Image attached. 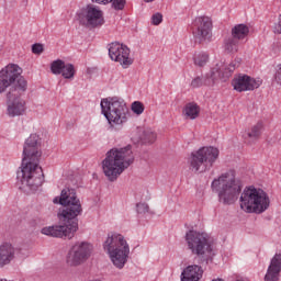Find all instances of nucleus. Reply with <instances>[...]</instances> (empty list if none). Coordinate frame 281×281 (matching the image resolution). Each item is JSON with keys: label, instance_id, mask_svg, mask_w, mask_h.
I'll return each mask as SVG.
<instances>
[{"label": "nucleus", "instance_id": "f257e3e1", "mask_svg": "<svg viewBox=\"0 0 281 281\" xmlns=\"http://www.w3.org/2000/svg\"><path fill=\"white\" fill-rule=\"evenodd\" d=\"M53 203H59L64 209L58 213L61 225L46 226L42 228L44 236L71 240L78 232V216L82 215V203L76 194V189H64L60 196L55 198Z\"/></svg>", "mask_w": 281, "mask_h": 281}, {"label": "nucleus", "instance_id": "f03ea898", "mask_svg": "<svg viewBox=\"0 0 281 281\" xmlns=\"http://www.w3.org/2000/svg\"><path fill=\"white\" fill-rule=\"evenodd\" d=\"M41 155V137L37 134H31L24 143L22 167L16 176L20 190L36 192L43 186L45 175L43 168L38 166Z\"/></svg>", "mask_w": 281, "mask_h": 281}, {"label": "nucleus", "instance_id": "7ed1b4c3", "mask_svg": "<svg viewBox=\"0 0 281 281\" xmlns=\"http://www.w3.org/2000/svg\"><path fill=\"white\" fill-rule=\"evenodd\" d=\"M132 148L131 145H127L108 151L105 159L102 161V168L109 181H115L135 161Z\"/></svg>", "mask_w": 281, "mask_h": 281}, {"label": "nucleus", "instance_id": "20e7f679", "mask_svg": "<svg viewBox=\"0 0 281 281\" xmlns=\"http://www.w3.org/2000/svg\"><path fill=\"white\" fill-rule=\"evenodd\" d=\"M23 69L16 64H9L0 70V93H7V99L21 98L27 91V80L21 76Z\"/></svg>", "mask_w": 281, "mask_h": 281}, {"label": "nucleus", "instance_id": "39448f33", "mask_svg": "<svg viewBox=\"0 0 281 281\" xmlns=\"http://www.w3.org/2000/svg\"><path fill=\"white\" fill-rule=\"evenodd\" d=\"M211 188L213 192H216L218 201L223 205H234L238 201L240 192H243V186L239 180H236L234 171H227L215 178Z\"/></svg>", "mask_w": 281, "mask_h": 281}, {"label": "nucleus", "instance_id": "423d86ee", "mask_svg": "<svg viewBox=\"0 0 281 281\" xmlns=\"http://www.w3.org/2000/svg\"><path fill=\"white\" fill-rule=\"evenodd\" d=\"M188 249L195 256L198 265H209L214 260V249L205 233L189 231L186 233Z\"/></svg>", "mask_w": 281, "mask_h": 281}, {"label": "nucleus", "instance_id": "0eeeda50", "mask_svg": "<svg viewBox=\"0 0 281 281\" xmlns=\"http://www.w3.org/2000/svg\"><path fill=\"white\" fill-rule=\"evenodd\" d=\"M239 205L247 214H262L269 210L271 200L267 192L255 187H247L241 192L239 198Z\"/></svg>", "mask_w": 281, "mask_h": 281}, {"label": "nucleus", "instance_id": "6e6552de", "mask_svg": "<svg viewBox=\"0 0 281 281\" xmlns=\"http://www.w3.org/2000/svg\"><path fill=\"white\" fill-rule=\"evenodd\" d=\"M103 249L109 254L116 269H124V265L128 262L131 248L121 234L109 235L103 244Z\"/></svg>", "mask_w": 281, "mask_h": 281}, {"label": "nucleus", "instance_id": "1a4fd4ad", "mask_svg": "<svg viewBox=\"0 0 281 281\" xmlns=\"http://www.w3.org/2000/svg\"><path fill=\"white\" fill-rule=\"evenodd\" d=\"M240 67V58H236L229 65H224L222 68H212L211 72L205 76H198L192 79L190 87L192 89H200V87H212L216 85V80H229L232 74Z\"/></svg>", "mask_w": 281, "mask_h": 281}, {"label": "nucleus", "instance_id": "9d476101", "mask_svg": "<svg viewBox=\"0 0 281 281\" xmlns=\"http://www.w3.org/2000/svg\"><path fill=\"white\" fill-rule=\"evenodd\" d=\"M101 113L109 124H124L128 120V106L117 97L101 100Z\"/></svg>", "mask_w": 281, "mask_h": 281}, {"label": "nucleus", "instance_id": "9b49d317", "mask_svg": "<svg viewBox=\"0 0 281 281\" xmlns=\"http://www.w3.org/2000/svg\"><path fill=\"white\" fill-rule=\"evenodd\" d=\"M221 151L214 146L201 147L199 150L193 151L190 157V169L193 172H203L212 168L216 164Z\"/></svg>", "mask_w": 281, "mask_h": 281}, {"label": "nucleus", "instance_id": "f8f14e48", "mask_svg": "<svg viewBox=\"0 0 281 281\" xmlns=\"http://www.w3.org/2000/svg\"><path fill=\"white\" fill-rule=\"evenodd\" d=\"M77 19L83 27H88L89 30L102 27L106 23L102 10L93 4H88L77 12Z\"/></svg>", "mask_w": 281, "mask_h": 281}, {"label": "nucleus", "instance_id": "ddd939ff", "mask_svg": "<svg viewBox=\"0 0 281 281\" xmlns=\"http://www.w3.org/2000/svg\"><path fill=\"white\" fill-rule=\"evenodd\" d=\"M91 254H93V245L89 241H77L68 250L66 265L68 267H80L91 258Z\"/></svg>", "mask_w": 281, "mask_h": 281}, {"label": "nucleus", "instance_id": "4468645a", "mask_svg": "<svg viewBox=\"0 0 281 281\" xmlns=\"http://www.w3.org/2000/svg\"><path fill=\"white\" fill-rule=\"evenodd\" d=\"M193 36L195 43H210L212 41V20L207 16H198L193 22Z\"/></svg>", "mask_w": 281, "mask_h": 281}, {"label": "nucleus", "instance_id": "2eb2a0df", "mask_svg": "<svg viewBox=\"0 0 281 281\" xmlns=\"http://www.w3.org/2000/svg\"><path fill=\"white\" fill-rule=\"evenodd\" d=\"M109 56L111 60L120 63L122 67H131L133 58H131V48L120 42H112L109 47Z\"/></svg>", "mask_w": 281, "mask_h": 281}, {"label": "nucleus", "instance_id": "dca6fc26", "mask_svg": "<svg viewBox=\"0 0 281 281\" xmlns=\"http://www.w3.org/2000/svg\"><path fill=\"white\" fill-rule=\"evenodd\" d=\"M234 90L238 93H243L244 91H254V89H258L260 85H262V80L254 79L248 75H238L232 81Z\"/></svg>", "mask_w": 281, "mask_h": 281}, {"label": "nucleus", "instance_id": "f3484780", "mask_svg": "<svg viewBox=\"0 0 281 281\" xmlns=\"http://www.w3.org/2000/svg\"><path fill=\"white\" fill-rule=\"evenodd\" d=\"M16 249L12 243L10 241H3L0 245V269H3V267H8L16 258Z\"/></svg>", "mask_w": 281, "mask_h": 281}, {"label": "nucleus", "instance_id": "a211bd4d", "mask_svg": "<svg viewBox=\"0 0 281 281\" xmlns=\"http://www.w3.org/2000/svg\"><path fill=\"white\" fill-rule=\"evenodd\" d=\"M281 273V254H276L270 261L265 281H278Z\"/></svg>", "mask_w": 281, "mask_h": 281}, {"label": "nucleus", "instance_id": "6ab92c4d", "mask_svg": "<svg viewBox=\"0 0 281 281\" xmlns=\"http://www.w3.org/2000/svg\"><path fill=\"white\" fill-rule=\"evenodd\" d=\"M203 278V268L199 265L188 266L181 273V281H199Z\"/></svg>", "mask_w": 281, "mask_h": 281}, {"label": "nucleus", "instance_id": "aec40b11", "mask_svg": "<svg viewBox=\"0 0 281 281\" xmlns=\"http://www.w3.org/2000/svg\"><path fill=\"white\" fill-rule=\"evenodd\" d=\"M20 98L21 97L8 99L10 102L7 109L9 117H16L25 113V101L21 100Z\"/></svg>", "mask_w": 281, "mask_h": 281}, {"label": "nucleus", "instance_id": "412c9836", "mask_svg": "<svg viewBox=\"0 0 281 281\" xmlns=\"http://www.w3.org/2000/svg\"><path fill=\"white\" fill-rule=\"evenodd\" d=\"M240 46V40L236 38L233 34L224 38V49L228 54H236L238 47Z\"/></svg>", "mask_w": 281, "mask_h": 281}, {"label": "nucleus", "instance_id": "4be33fe9", "mask_svg": "<svg viewBox=\"0 0 281 281\" xmlns=\"http://www.w3.org/2000/svg\"><path fill=\"white\" fill-rule=\"evenodd\" d=\"M182 113L188 120H196L201 113V108L195 102H189L184 105Z\"/></svg>", "mask_w": 281, "mask_h": 281}, {"label": "nucleus", "instance_id": "5701e85b", "mask_svg": "<svg viewBox=\"0 0 281 281\" xmlns=\"http://www.w3.org/2000/svg\"><path fill=\"white\" fill-rule=\"evenodd\" d=\"M138 142L142 144H155L157 139V134L153 130H139L137 132Z\"/></svg>", "mask_w": 281, "mask_h": 281}, {"label": "nucleus", "instance_id": "b1692460", "mask_svg": "<svg viewBox=\"0 0 281 281\" xmlns=\"http://www.w3.org/2000/svg\"><path fill=\"white\" fill-rule=\"evenodd\" d=\"M231 35H233L238 41H245V38L249 36V26H247L246 24H236L232 29Z\"/></svg>", "mask_w": 281, "mask_h": 281}, {"label": "nucleus", "instance_id": "393cba45", "mask_svg": "<svg viewBox=\"0 0 281 281\" xmlns=\"http://www.w3.org/2000/svg\"><path fill=\"white\" fill-rule=\"evenodd\" d=\"M61 76L66 80H71L76 76V68L72 64H65L64 69H61Z\"/></svg>", "mask_w": 281, "mask_h": 281}, {"label": "nucleus", "instance_id": "a878e982", "mask_svg": "<svg viewBox=\"0 0 281 281\" xmlns=\"http://www.w3.org/2000/svg\"><path fill=\"white\" fill-rule=\"evenodd\" d=\"M193 60L196 67H205L210 60V55L207 53H199L193 57Z\"/></svg>", "mask_w": 281, "mask_h": 281}, {"label": "nucleus", "instance_id": "bb28decb", "mask_svg": "<svg viewBox=\"0 0 281 281\" xmlns=\"http://www.w3.org/2000/svg\"><path fill=\"white\" fill-rule=\"evenodd\" d=\"M64 68H65V61H63L61 59L54 60L50 64V71L55 76H60V74H63Z\"/></svg>", "mask_w": 281, "mask_h": 281}, {"label": "nucleus", "instance_id": "cd10ccee", "mask_svg": "<svg viewBox=\"0 0 281 281\" xmlns=\"http://www.w3.org/2000/svg\"><path fill=\"white\" fill-rule=\"evenodd\" d=\"M262 133V123H257L252 128L251 132L248 133V137L258 138Z\"/></svg>", "mask_w": 281, "mask_h": 281}, {"label": "nucleus", "instance_id": "c85d7f7f", "mask_svg": "<svg viewBox=\"0 0 281 281\" xmlns=\"http://www.w3.org/2000/svg\"><path fill=\"white\" fill-rule=\"evenodd\" d=\"M132 111L136 115H142V113H144V103H142L140 101H134L132 103Z\"/></svg>", "mask_w": 281, "mask_h": 281}, {"label": "nucleus", "instance_id": "c756f323", "mask_svg": "<svg viewBox=\"0 0 281 281\" xmlns=\"http://www.w3.org/2000/svg\"><path fill=\"white\" fill-rule=\"evenodd\" d=\"M148 210H150V207L146 202H139L136 204L137 214H148Z\"/></svg>", "mask_w": 281, "mask_h": 281}, {"label": "nucleus", "instance_id": "7c9ffc66", "mask_svg": "<svg viewBox=\"0 0 281 281\" xmlns=\"http://www.w3.org/2000/svg\"><path fill=\"white\" fill-rule=\"evenodd\" d=\"M113 10H122L126 5V0H111Z\"/></svg>", "mask_w": 281, "mask_h": 281}, {"label": "nucleus", "instance_id": "2f4dec72", "mask_svg": "<svg viewBox=\"0 0 281 281\" xmlns=\"http://www.w3.org/2000/svg\"><path fill=\"white\" fill-rule=\"evenodd\" d=\"M161 21H164V15L161 13H155L151 16L153 25H160Z\"/></svg>", "mask_w": 281, "mask_h": 281}, {"label": "nucleus", "instance_id": "473e14b6", "mask_svg": "<svg viewBox=\"0 0 281 281\" xmlns=\"http://www.w3.org/2000/svg\"><path fill=\"white\" fill-rule=\"evenodd\" d=\"M43 44H33L32 45V53L33 54H43Z\"/></svg>", "mask_w": 281, "mask_h": 281}, {"label": "nucleus", "instance_id": "72a5a7b5", "mask_svg": "<svg viewBox=\"0 0 281 281\" xmlns=\"http://www.w3.org/2000/svg\"><path fill=\"white\" fill-rule=\"evenodd\" d=\"M274 80L278 82V85H281V65L274 75Z\"/></svg>", "mask_w": 281, "mask_h": 281}, {"label": "nucleus", "instance_id": "f704fd0d", "mask_svg": "<svg viewBox=\"0 0 281 281\" xmlns=\"http://www.w3.org/2000/svg\"><path fill=\"white\" fill-rule=\"evenodd\" d=\"M92 3H99L100 5H106L111 3V0H91Z\"/></svg>", "mask_w": 281, "mask_h": 281}, {"label": "nucleus", "instance_id": "c9c22d12", "mask_svg": "<svg viewBox=\"0 0 281 281\" xmlns=\"http://www.w3.org/2000/svg\"><path fill=\"white\" fill-rule=\"evenodd\" d=\"M155 0H144L145 3H153Z\"/></svg>", "mask_w": 281, "mask_h": 281}]
</instances>
